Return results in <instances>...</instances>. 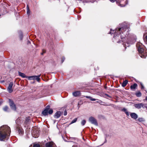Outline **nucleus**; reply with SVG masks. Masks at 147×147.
<instances>
[{"mask_svg": "<svg viewBox=\"0 0 147 147\" xmlns=\"http://www.w3.org/2000/svg\"><path fill=\"white\" fill-rule=\"evenodd\" d=\"M11 132L10 128L6 125H3L0 127V140L4 141L7 140Z\"/></svg>", "mask_w": 147, "mask_h": 147, "instance_id": "1", "label": "nucleus"}, {"mask_svg": "<svg viewBox=\"0 0 147 147\" xmlns=\"http://www.w3.org/2000/svg\"><path fill=\"white\" fill-rule=\"evenodd\" d=\"M125 31L124 28L122 27L121 28H117L115 30H112V29H111L110 32L109 34H112L114 33L113 38L115 40H113L115 42H116L117 43H119L121 42L120 38L121 39H123V37H122V35L121 36V32L122 33L123 32Z\"/></svg>", "mask_w": 147, "mask_h": 147, "instance_id": "2", "label": "nucleus"}, {"mask_svg": "<svg viewBox=\"0 0 147 147\" xmlns=\"http://www.w3.org/2000/svg\"><path fill=\"white\" fill-rule=\"evenodd\" d=\"M136 47L141 57L146 58L147 56V51L144 49V46L141 42H138L136 44Z\"/></svg>", "mask_w": 147, "mask_h": 147, "instance_id": "3", "label": "nucleus"}, {"mask_svg": "<svg viewBox=\"0 0 147 147\" xmlns=\"http://www.w3.org/2000/svg\"><path fill=\"white\" fill-rule=\"evenodd\" d=\"M16 123L18 125L16 126V131H17L20 136H22L24 134V131L23 129L20 127V123H21V120H16Z\"/></svg>", "mask_w": 147, "mask_h": 147, "instance_id": "4", "label": "nucleus"}, {"mask_svg": "<svg viewBox=\"0 0 147 147\" xmlns=\"http://www.w3.org/2000/svg\"><path fill=\"white\" fill-rule=\"evenodd\" d=\"M39 131L37 129L36 127H33L32 128L31 133L32 136L34 138H38L39 136Z\"/></svg>", "mask_w": 147, "mask_h": 147, "instance_id": "5", "label": "nucleus"}, {"mask_svg": "<svg viewBox=\"0 0 147 147\" xmlns=\"http://www.w3.org/2000/svg\"><path fill=\"white\" fill-rule=\"evenodd\" d=\"M40 75L38 76H28L27 77L28 79L29 80H36L38 82H39L40 80Z\"/></svg>", "mask_w": 147, "mask_h": 147, "instance_id": "6", "label": "nucleus"}, {"mask_svg": "<svg viewBox=\"0 0 147 147\" xmlns=\"http://www.w3.org/2000/svg\"><path fill=\"white\" fill-rule=\"evenodd\" d=\"M9 105L11 109L13 110H16V107L13 101L10 99H9Z\"/></svg>", "mask_w": 147, "mask_h": 147, "instance_id": "7", "label": "nucleus"}, {"mask_svg": "<svg viewBox=\"0 0 147 147\" xmlns=\"http://www.w3.org/2000/svg\"><path fill=\"white\" fill-rule=\"evenodd\" d=\"M134 106L138 109H140L142 107L144 108V107H146V104L142 103L135 104L134 105Z\"/></svg>", "mask_w": 147, "mask_h": 147, "instance_id": "8", "label": "nucleus"}, {"mask_svg": "<svg viewBox=\"0 0 147 147\" xmlns=\"http://www.w3.org/2000/svg\"><path fill=\"white\" fill-rule=\"evenodd\" d=\"M50 108L49 105H47L45 108V109L42 111V114L44 116H46L48 115V110Z\"/></svg>", "mask_w": 147, "mask_h": 147, "instance_id": "9", "label": "nucleus"}, {"mask_svg": "<svg viewBox=\"0 0 147 147\" xmlns=\"http://www.w3.org/2000/svg\"><path fill=\"white\" fill-rule=\"evenodd\" d=\"M13 82H11L9 83V86L7 88V90L8 92L10 93L12 92L13 91V90L12 89V87L13 85Z\"/></svg>", "mask_w": 147, "mask_h": 147, "instance_id": "10", "label": "nucleus"}, {"mask_svg": "<svg viewBox=\"0 0 147 147\" xmlns=\"http://www.w3.org/2000/svg\"><path fill=\"white\" fill-rule=\"evenodd\" d=\"M63 114V112L60 111H57L55 114L54 117L55 119L58 118Z\"/></svg>", "mask_w": 147, "mask_h": 147, "instance_id": "11", "label": "nucleus"}, {"mask_svg": "<svg viewBox=\"0 0 147 147\" xmlns=\"http://www.w3.org/2000/svg\"><path fill=\"white\" fill-rule=\"evenodd\" d=\"M46 147H56L53 144V142H51L47 143L45 144Z\"/></svg>", "mask_w": 147, "mask_h": 147, "instance_id": "12", "label": "nucleus"}, {"mask_svg": "<svg viewBox=\"0 0 147 147\" xmlns=\"http://www.w3.org/2000/svg\"><path fill=\"white\" fill-rule=\"evenodd\" d=\"M3 110L4 111L6 112H9L10 111L9 107L7 106H5L3 107Z\"/></svg>", "mask_w": 147, "mask_h": 147, "instance_id": "13", "label": "nucleus"}, {"mask_svg": "<svg viewBox=\"0 0 147 147\" xmlns=\"http://www.w3.org/2000/svg\"><path fill=\"white\" fill-rule=\"evenodd\" d=\"M89 122L93 124L94 125L97 126L98 125V123L97 121V120H89Z\"/></svg>", "mask_w": 147, "mask_h": 147, "instance_id": "14", "label": "nucleus"}, {"mask_svg": "<svg viewBox=\"0 0 147 147\" xmlns=\"http://www.w3.org/2000/svg\"><path fill=\"white\" fill-rule=\"evenodd\" d=\"M130 115L131 118L133 119H136L138 118L137 115L135 113H131Z\"/></svg>", "mask_w": 147, "mask_h": 147, "instance_id": "15", "label": "nucleus"}, {"mask_svg": "<svg viewBox=\"0 0 147 147\" xmlns=\"http://www.w3.org/2000/svg\"><path fill=\"white\" fill-rule=\"evenodd\" d=\"M80 94V92L79 91H76L73 93V95L75 96H79Z\"/></svg>", "mask_w": 147, "mask_h": 147, "instance_id": "16", "label": "nucleus"}, {"mask_svg": "<svg viewBox=\"0 0 147 147\" xmlns=\"http://www.w3.org/2000/svg\"><path fill=\"white\" fill-rule=\"evenodd\" d=\"M121 111L125 112L127 116H129V113L128 112V111L127 109H126L125 108H123L122 109Z\"/></svg>", "mask_w": 147, "mask_h": 147, "instance_id": "17", "label": "nucleus"}, {"mask_svg": "<svg viewBox=\"0 0 147 147\" xmlns=\"http://www.w3.org/2000/svg\"><path fill=\"white\" fill-rule=\"evenodd\" d=\"M19 76L23 78H27L28 76H26L25 74L22 73L21 72H19Z\"/></svg>", "mask_w": 147, "mask_h": 147, "instance_id": "18", "label": "nucleus"}, {"mask_svg": "<svg viewBox=\"0 0 147 147\" xmlns=\"http://www.w3.org/2000/svg\"><path fill=\"white\" fill-rule=\"evenodd\" d=\"M136 41V40L135 38H134L132 39L131 38L130 42H129V44H132L134 43Z\"/></svg>", "mask_w": 147, "mask_h": 147, "instance_id": "19", "label": "nucleus"}, {"mask_svg": "<svg viewBox=\"0 0 147 147\" xmlns=\"http://www.w3.org/2000/svg\"><path fill=\"white\" fill-rule=\"evenodd\" d=\"M137 86V84L136 83H134L133 85L131 86L130 88L131 89H135Z\"/></svg>", "mask_w": 147, "mask_h": 147, "instance_id": "20", "label": "nucleus"}, {"mask_svg": "<svg viewBox=\"0 0 147 147\" xmlns=\"http://www.w3.org/2000/svg\"><path fill=\"white\" fill-rule=\"evenodd\" d=\"M135 95L138 97H140L142 95V94L140 91H138L135 93Z\"/></svg>", "mask_w": 147, "mask_h": 147, "instance_id": "21", "label": "nucleus"}, {"mask_svg": "<svg viewBox=\"0 0 147 147\" xmlns=\"http://www.w3.org/2000/svg\"><path fill=\"white\" fill-rule=\"evenodd\" d=\"M19 38L21 40H22L23 38V34L21 31H20L19 32Z\"/></svg>", "mask_w": 147, "mask_h": 147, "instance_id": "22", "label": "nucleus"}, {"mask_svg": "<svg viewBox=\"0 0 147 147\" xmlns=\"http://www.w3.org/2000/svg\"><path fill=\"white\" fill-rule=\"evenodd\" d=\"M123 46L125 48V49L127 47H129V43L128 42H127L125 43L124 42L123 43Z\"/></svg>", "mask_w": 147, "mask_h": 147, "instance_id": "23", "label": "nucleus"}, {"mask_svg": "<svg viewBox=\"0 0 147 147\" xmlns=\"http://www.w3.org/2000/svg\"><path fill=\"white\" fill-rule=\"evenodd\" d=\"M127 82L128 81L127 80H125L123 82L122 84V86L123 87L125 86H126Z\"/></svg>", "mask_w": 147, "mask_h": 147, "instance_id": "24", "label": "nucleus"}, {"mask_svg": "<svg viewBox=\"0 0 147 147\" xmlns=\"http://www.w3.org/2000/svg\"><path fill=\"white\" fill-rule=\"evenodd\" d=\"M27 13L28 15H30V10H29V6L28 5H27Z\"/></svg>", "mask_w": 147, "mask_h": 147, "instance_id": "25", "label": "nucleus"}, {"mask_svg": "<svg viewBox=\"0 0 147 147\" xmlns=\"http://www.w3.org/2000/svg\"><path fill=\"white\" fill-rule=\"evenodd\" d=\"M86 97L87 98L90 99L92 101H95L96 100H97L94 98H92L90 96H86Z\"/></svg>", "mask_w": 147, "mask_h": 147, "instance_id": "26", "label": "nucleus"}, {"mask_svg": "<svg viewBox=\"0 0 147 147\" xmlns=\"http://www.w3.org/2000/svg\"><path fill=\"white\" fill-rule=\"evenodd\" d=\"M98 101L96 102L99 103L101 105H104L103 103H104V102H102V101L100 100H97Z\"/></svg>", "mask_w": 147, "mask_h": 147, "instance_id": "27", "label": "nucleus"}, {"mask_svg": "<svg viewBox=\"0 0 147 147\" xmlns=\"http://www.w3.org/2000/svg\"><path fill=\"white\" fill-rule=\"evenodd\" d=\"M98 118L101 119H105V117L101 115H99L98 116Z\"/></svg>", "mask_w": 147, "mask_h": 147, "instance_id": "28", "label": "nucleus"}, {"mask_svg": "<svg viewBox=\"0 0 147 147\" xmlns=\"http://www.w3.org/2000/svg\"><path fill=\"white\" fill-rule=\"evenodd\" d=\"M53 112V111L52 109H51L49 110V111L48 110V113L49 114H51Z\"/></svg>", "mask_w": 147, "mask_h": 147, "instance_id": "29", "label": "nucleus"}, {"mask_svg": "<svg viewBox=\"0 0 147 147\" xmlns=\"http://www.w3.org/2000/svg\"><path fill=\"white\" fill-rule=\"evenodd\" d=\"M33 147H40V146L39 144H34Z\"/></svg>", "mask_w": 147, "mask_h": 147, "instance_id": "30", "label": "nucleus"}, {"mask_svg": "<svg viewBox=\"0 0 147 147\" xmlns=\"http://www.w3.org/2000/svg\"><path fill=\"white\" fill-rule=\"evenodd\" d=\"M30 120H25L24 122V123L26 125H28V124L29 123V121Z\"/></svg>", "mask_w": 147, "mask_h": 147, "instance_id": "31", "label": "nucleus"}, {"mask_svg": "<svg viewBox=\"0 0 147 147\" xmlns=\"http://www.w3.org/2000/svg\"><path fill=\"white\" fill-rule=\"evenodd\" d=\"M86 121L85 120H83L81 122V124L82 125H84L86 123Z\"/></svg>", "mask_w": 147, "mask_h": 147, "instance_id": "32", "label": "nucleus"}, {"mask_svg": "<svg viewBox=\"0 0 147 147\" xmlns=\"http://www.w3.org/2000/svg\"><path fill=\"white\" fill-rule=\"evenodd\" d=\"M105 97L107 98V97H109L110 98H111V97L110 96L108 95V94H105Z\"/></svg>", "mask_w": 147, "mask_h": 147, "instance_id": "33", "label": "nucleus"}, {"mask_svg": "<svg viewBox=\"0 0 147 147\" xmlns=\"http://www.w3.org/2000/svg\"><path fill=\"white\" fill-rule=\"evenodd\" d=\"M144 41L147 42V35L144 38Z\"/></svg>", "mask_w": 147, "mask_h": 147, "instance_id": "34", "label": "nucleus"}, {"mask_svg": "<svg viewBox=\"0 0 147 147\" xmlns=\"http://www.w3.org/2000/svg\"><path fill=\"white\" fill-rule=\"evenodd\" d=\"M77 120H73L70 123V124H71L76 122Z\"/></svg>", "mask_w": 147, "mask_h": 147, "instance_id": "35", "label": "nucleus"}, {"mask_svg": "<svg viewBox=\"0 0 147 147\" xmlns=\"http://www.w3.org/2000/svg\"><path fill=\"white\" fill-rule=\"evenodd\" d=\"M63 115L64 116H65L67 115V112L66 110H65L63 113Z\"/></svg>", "mask_w": 147, "mask_h": 147, "instance_id": "36", "label": "nucleus"}, {"mask_svg": "<svg viewBox=\"0 0 147 147\" xmlns=\"http://www.w3.org/2000/svg\"><path fill=\"white\" fill-rule=\"evenodd\" d=\"M89 119H95V118L93 117H90L89 118Z\"/></svg>", "mask_w": 147, "mask_h": 147, "instance_id": "37", "label": "nucleus"}, {"mask_svg": "<svg viewBox=\"0 0 147 147\" xmlns=\"http://www.w3.org/2000/svg\"><path fill=\"white\" fill-rule=\"evenodd\" d=\"M107 142V140L106 139H105V141L100 146H101L103 144H104V143H106V142Z\"/></svg>", "mask_w": 147, "mask_h": 147, "instance_id": "38", "label": "nucleus"}, {"mask_svg": "<svg viewBox=\"0 0 147 147\" xmlns=\"http://www.w3.org/2000/svg\"><path fill=\"white\" fill-rule=\"evenodd\" d=\"M141 89H143L144 88V86L142 84H141Z\"/></svg>", "mask_w": 147, "mask_h": 147, "instance_id": "39", "label": "nucleus"}, {"mask_svg": "<svg viewBox=\"0 0 147 147\" xmlns=\"http://www.w3.org/2000/svg\"><path fill=\"white\" fill-rule=\"evenodd\" d=\"M64 59H65V58H64V57H63L62 58V63H63V61H64Z\"/></svg>", "mask_w": 147, "mask_h": 147, "instance_id": "40", "label": "nucleus"}, {"mask_svg": "<svg viewBox=\"0 0 147 147\" xmlns=\"http://www.w3.org/2000/svg\"><path fill=\"white\" fill-rule=\"evenodd\" d=\"M110 1L112 2H114L115 1V0H110Z\"/></svg>", "mask_w": 147, "mask_h": 147, "instance_id": "41", "label": "nucleus"}, {"mask_svg": "<svg viewBox=\"0 0 147 147\" xmlns=\"http://www.w3.org/2000/svg\"><path fill=\"white\" fill-rule=\"evenodd\" d=\"M120 6H121V7H123L125 5H122L120 4Z\"/></svg>", "mask_w": 147, "mask_h": 147, "instance_id": "42", "label": "nucleus"}, {"mask_svg": "<svg viewBox=\"0 0 147 147\" xmlns=\"http://www.w3.org/2000/svg\"><path fill=\"white\" fill-rule=\"evenodd\" d=\"M105 105L106 106H109V105Z\"/></svg>", "mask_w": 147, "mask_h": 147, "instance_id": "43", "label": "nucleus"}, {"mask_svg": "<svg viewBox=\"0 0 147 147\" xmlns=\"http://www.w3.org/2000/svg\"><path fill=\"white\" fill-rule=\"evenodd\" d=\"M145 100L147 101V96H146L145 98Z\"/></svg>", "mask_w": 147, "mask_h": 147, "instance_id": "44", "label": "nucleus"}, {"mask_svg": "<svg viewBox=\"0 0 147 147\" xmlns=\"http://www.w3.org/2000/svg\"><path fill=\"white\" fill-rule=\"evenodd\" d=\"M71 138V139H75V138Z\"/></svg>", "mask_w": 147, "mask_h": 147, "instance_id": "45", "label": "nucleus"}, {"mask_svg": "<svg viewBox=\"0 0 147 147\" xmlns=\"http://www.w3.org/2000/svg\"><path fill=\"white\" fill-rule=\"evenodd\" d=\"M138 119H139V120H140V119H141V118H139Z\"/></svg>", "mask_w": 147, "mask_h": 147, "instance_id": "46", "label": "nucleus"}, {"mask_svg": "<svg viewBox=\"0 0 147 147\" xmlns=\"http://www.w3.org/2000/svg\"><path fill=\"white\" fill-rule=\"evenodd\" d=\"M143 121V120H140V121Z\"/></svg>", "mask_w": 147, "mask_h": 147, "instance_id": "47", "label": "nucleus"}, {"mask_svg": "<svg viewBox=\"0 0 147 147\" xmlns=\"http://www.w3.org/2000/svg\"><path fill=\"white\" fill-rule=\"evenodd\" d=\"M77 118H75L74 119H76H76H77Z\"/></svg>", "mask_w": 147, "mask_h": 147, "instance_id": "48", "label": "nucleus"}, {"mask_svg": "<svg viewBox=\"0 0 147 147\" xmlns=\"http://www.w3.org/2000/svg\"><path fill=\"white\" fill-rule=\"evenodd\" d=\"M146 108H147V105L146 104ZM145 107H144V108H145Z\"/></svg>", "mask_w": 147, "mask_h": 147, "instance_id": "49", "label": "nucleus"}, {"mask_svg": "<svg viewBox=\"0 0 147 147\" xmlns=\"http://www.w3.org/2000/svg\"><path fill=\"white\" fill-rule=\"evenodd\" d=\"M55 120H54V123H55Z\"/></svg>", "mask_w": 147, "mask_h": 147, "instance_id": "50", "label": "nucleus"}, {"mask_svg": "<svg viewBox=\"0 0 147 147\" xmlns=\"http://www.w3.org/2000/svg\"><path fill=\"white\" fill-rule=\"evenodd\" d=\"M78 105H79V103H78Z\"/></svg>", "mask_w": 147, "mask_h": 147, "instance_id": "51", "label": "nucleus"}, {"mask_svg": "<svg viewBox=\"0 0 147 147\" xmlns=\"http://www.w3.org/2000/svg\"><path fill=\"white\" fill-rule=\"evenodd\" d=\"M1 16V15L0 14V16Z\"/></svg>", "mask_w": 147, "mask_h": 147, "instance_id": "52", "label": "nucleus"}]
</instances>
